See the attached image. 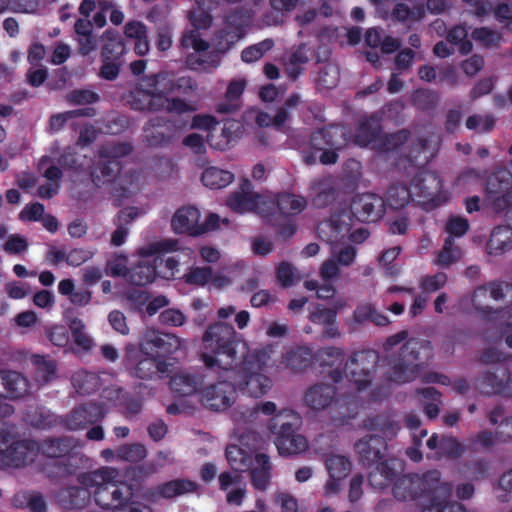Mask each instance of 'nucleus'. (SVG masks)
<instances>
[{
  "mask_svg": "<svg viewBox=\"0 0 512 512\" xmlns=\"http://www.w3.org/2000/svg\"><path fill=\"white\" fill-rule=\"evenodd\" d=\"M193 89L194 83L189 77L175 78L172 73L163 71L141 79L131 92L129 103L136 110L182 114L196 108L179 98H170V95L175 92L186 94Z\"/></svg>",
  "mask_w": 512,
  "mask_h": 512,
  "instance_id": "1",
  "label": "nucleus"
},
{
  "mask_svg": "<svg viewBox=\"0 0 512 512\" xmlns=\"http://www.w3.org/2000/svg\"><path fill=\"white\" fill-rule=\"evenodd\" d=\"M239 343L233 326L218 321L210 324L201 338L200 361L211 372L232 374L237 367Z\"/></svg>",
  "mask_w": 512,
  "mask_h": 512,
  "instance_id": "2",
  "label": "nucleus"
},
{
  "mask_svg": "<svg viewBox=\"0 0 512 512\" xmlns=\"http://www.w3.org/2000/svg\"><path fill=\"white\" fill-rule=\"evenodd\" d=\"M272 353V347L266 346L245 355L232 372L235 388L256 398L265 395L272 387L271 378L265 374Z\"/></svg>",
  "mask_w": 512,
  "mask_h": 512,
  "instance_id": "3",
  "label": "nucleus"
},
{
  "mask_svg": "<svg viewBox=\"0 0 512 512\" xmlns=\"http://www.w3.org/2000/svg\"><path fill=\"white\" fill-rule=\"evenodd\" d=\"M431 349L428 344L411 339L401 348L400 358L393 362L386 371L388 380L402 384L414 380L420 371V362L428 359Z\"/></svg>",
  "mask_w": 512,
  "mask_h": 512,
  "instance_id": "4",
  "label": "nucleus"
},
{
  "mask_svg": "<svg viewBox=\"0 0 512 512\" xmlns=\"http://www.w3.org/2000/svg\"><path fill=\"white\" fill-rule=\"evenodd\" d=\"M300 416L292 410H283L272 419L271 430L275 435V445L281 455H293L304 452L308 443L304 436L297 434Z\"/></svg>",
  "mask_w": 512,
  "mask_h": 512,
  "instance_id": "5",
  "label": "nucleus"
},
{
  "mask_svg": "<svg viewBox=\"0 0 512 512\" xmlns=\"http://www.w3.org/2000/svg\"><path fill=\"white\" fill-rule=\"evenodd\" d=\"M207 381L200 390V400L204 406L215 411H224L230 408L236 400L235 385L229 382L232 374L211 372L205 376Z\"/></svg>",
  "mask_w": 512,
  "mask_h": 512,
  "instance_id": "6",
  "label": "nucleus"
},
{
  "mask_svg": "<svg viewBox=\"0 0 512 512\" xmlns=\"http://www.w3.org/2000/svg\"><path fill=\"white\" fill-rule=\"evenodd\" d=\"M179 249V242L176 239H163L138 250V255L141 257L140 263L135 266L129 274V281L136 285H145L151 283L155 279L156 269L155 262L156 256L160 253L174 252Z\"/></svg>",
  "mask_w": 512,
  "mask_h": 512,
  "instance_id": "7",
  "label": "nucleus"
},
{
  "mask_svg": "<svg viewBox=\"0 0 512 512\" xmlns=\"http://www.w3.org/2000/svg\"><path fill=\"white\" fill-rule=\"evenodd\" d=\"M191 127L207 131V141L218 150L228 149L240 136V124L237 121L229 120L220 126L208 115L193 117Z\"/></svg>",
  "mask_w": 512,
  "mask_h": 512,
  "instance_id": "8",
  "label": "nucleus"
},
{
  "mask_svg": "<svg viewBox=\"0 0 512 512\" xmlns=\"http://www.w3.org/2000/svg\"><path fill=\"white\" fill-rule=\"evenodd\" d=\"M504 289L508 292L510 288L500 284H490L487 287L478 288L473 295L472 301L475 308L481 311L490 320H499L501 325H512V314L510 311H498L492 302L498 301L504 295Z\"/></svg>",
  "mask_w": 512,
  "mask_h": 512,
  "instance_id": "9",
  "label": "nucleus"
},
{
  "mask_svg": "<svg viewBox=\"0 0 512 512\" xmlns=\"http://www.w3.org/2000/svg\"><path fill=\"white\" fill-rule=\"evenodd\" d=\"M272 203L271 195H260L253 192L248 181H245L239 190L233 192L227 201L229 208L237 213L256 211L265 217L268 216L266 205Z\"/></svg>",
  "mask_w": 512,
  "mask_h": 512,
  "instance_id": "10",
  "label": "nucleus"
},
{
  "mask_svg": "<svg viewBox=\"0 0 512 512\" xmlns=\"http://www.w3.org/2000/svg\"><path fill=\"white\" fill-rule=\"evenodd\" d=\"M351 216L349 213L332 218L329 222L320 224L319 233L322 237L327 236L329 242H339L348 238L352 242L361 243L367 238L366 230L359 228L351 232Z\"/></svg>",
  "mask_w": 512,
  "mask_h": 512,
  "instance_id": "11",
  "label": "nucleus"
},
{
  "mask_svg": "<svg viewBox=\"0 0 512 512\" xmlns=\"http://www.w3.org/2000/svg\"><path fill=\"white\" fill-rule=\"evenodd\" d=\"M346 142V131L341 126L330 127L313 137L314 146L321 152L319 158L323 164H334L337 161L335 150H339Z\"/></svg>",
  "mask_w": 512,
  "mask_h": 512,
  "instance_id": "12",
  "label": "nucleus"
},
{
  "mask_svg": "<svg viewBox=\"0 0 512 512\" xmlns=\"http://www.w3.org/2000/svg\"><path fill=\"white\" fill-rule=\"evenodd\" d=\"M440 480L438 471H430L423 477H404L401 478L393 489V494L400 500H411L418 494L417 490H426L434 488Z\"/></svg>",
  "mask_w": 512,
  "mask_h": 512,
  "instance_id": "13",
  "label": "nucleus"
},
{
  "mask_svg": "<svg viewBox=\"0 0 512 512\" xmlns=\"http://www.w3.org/2000/svg\"><path fill=\"white\" fill-rule=\"evenodd\" d=\"M200 219L201 213L196 207L184 206L179 208L173 215L171 227L177 234L199 236L203 234Z\"/></svg>",
  "mask_w": 512,
  "mask_h": 512,
  "instance_id": "14",
  "label": "nucleus"
},
{
  "mask_svg": "<svg viewBox=\"0 0 512 512\" xmlns=\"http://www.w3.org/2000/svg\"><path fill=\"white\" fill-rule=\"evenodd\" d=\"M38 451L34 442H16L6 450L0 449V461L8 466L20 467L34 461Z\"/></svg>",
  "mask_w": 512,
  "mask_h": 512,
  "instance_id": "15",
  "label": "nucleus"
},
{
  "mask_svg": "<svg viewBox=\"0 0 512 512\" xmlns=\"http://www.w3.org/2000/svg\"><path fill=\"white\" fill-rule=\"evenodd\" d=\"M377 360L378 356L374 351L355 354L352 359V365L355 367L351 370V380L359 390H363L370 383L371 372L374 370Z\"/></svg>",
  "mask_w": 512,
  "mask_h": 512,
  "instance_id": "16",
  "label": "nucleus"
},
{
  "mask_svg": "<svg viewBox=\"0 0 512 512\" xmlns=\"http://www.w3.org/2000/svg\"><path fill=\"white\" fill-rule=\"evenodd\" d=\"M384 202L374 194H363L351 205L353 214L360 221H375L383 213Z\"/></svg>",
  "mask_w": 512,
  "mask_h": 512,
  "instance_id": "17",
  "label": "nucleus"
},
{
  "mask_svg": "<svg viewBox=\"0 0 512 512\" xmlns=\"http://www.w3.org/2000/svg\"><path fill=\"white\" fill-rule=\"evenodd\" d=\"M326 467L330 479L326 483V494H333L340 490L341 481L348 476L351 471L350 461L343 455H330L326 459Z\"/></svg>",
  "mask_w": 512,
  "mask_h": 512,
  "instance_id": "18",
  "label": "nucleus"
},
{
  "mask_svg": "<svg viewBox=\"0 0 512 512\" xmlns=\"http://www.w3.org/2000/svg\"><path fill=\"white\" fill-rule=\"evenodd\" d=\"M29 392L27 379L16 371L0 372V398L17 399Z\"/></svg>",
  "mask_w": 512,
  "mask_h": 512,
  "instance_id": "19",
  "label": "nucleus"
},
{
  "mask_svg": "<svg viewBox=\"0 0 512 512\" xmlns=\"http://www.w3.org/2000/svg\"><path fill=\"white\" fill-rule=\"evenodd\" d=\"M272 204L266 205L268 216L278 212L283 216H292L300 213L307 206L306 200L298 195L284 193L277 198L271 196Z\"/></svg>",
  "mask_w": 512,
  "mask_h": 512,
  "instance_id": "20",
  "label": "nucleus"
},
{
  "mask_svg": "<svg viewBox=\"0 0 512 512\" xmlns=\"http://www.w3.org/2000/svg\"><path fill=\"white\" fill-rule=\"evenodd\" d=\"M220 489L226 492V501L239 506L246 493V484L238 474L222 473L219 476Z\"/></svg>",
  "mask_w": 512,
  "mask_h": 512,
  "instance_id": "21",
  "label": "nucleus"
},
{
  "mask_svg": "<svg viewBox=\"0 0 512 512\" xmlns=\"http://www.w3.org/2000/svg\"><path fill=\"white\" fill-rule=\"evenodd\" d=\"M335 400V389L328 384H319L310 387L305 395V404L313 410H323Z\"/></svg>",
  "mask_w": 512,
  "mask_h": 512,
  "instance_id": "22",
  "label": "nucleus"
},
{
  "mask_svg": "<svg viewBox=\"0 0 512 512\" xmlns=\"http://www.w3.org/2000/svg\"><path fill=\"white\" fill-rule=\"evenodd\" d=\"M311 358L312 351L308 347L290 349L281 356L278 368L301 372L309 366Z\"/></svg>",
  "mask_w": 512,
  "mask_h": 512,
  "instance_id": "23",
  "label": "nucleus"
},
{
  "mask_svg": "<svg viewBox=\"0 0 512 512\" xmlns=\"http://www.w3.org/2000/svg\"><path fill=\"white\" fill-rule=\"evenodd\" d=\"M118 477L117 469L102 467L82 475L81 482L88 489L100 490L106 488L107 485H114Z\"/></svg>",
  "mask_w": 512,
  "mask_h": 512,
  "instance_id": "24",
  "label": "nucleus"
},
{
  "mask_svg": "<svg viewBox=\"0 0 512 512\" xmlns=\"http://www.w3.org/2000/svg\"><path fill=\"white\" fill-rule=\"evenodd\" d=\"M104 412L101 407L90 404L75 409L67 418V426L70 429H79L87 424L94 423L101 419Z\"/></svg>",
  "mask_w": 512,
  "mask_h": 512,
  "instance_id": "25",
  "label": "nucleus"
},
{
  "mask_svg": "<svg viewBox=\"0 0 512 512\" xmlns=\"http://www.w3.org/2000/svg\"><path fill=\"white\" fill-rule=\"evenodd\" d=\"M355 450L361 460L376 462L383 457L385 443L378 436H367L355 444Z\"/></svg>",
  "mask_w": 512,
  "mask_h": 512,
  "instance_id": "26",
  "label": "nucleus"
},
{
  "mask_svg": "<svg viewBox=\"0 0 512 512\" xmlns=\"http://www.w3.org/2000/svg\"><path fill=\"white\" fill-rule=\"evenodd\" d=\"M442 183L439 177L432 172H423L413 184L415 195L423 196L431 200H435L440 193Z\"/></svg>",
  "mask_w": 512,
  "mask_h": 512,
  "instance_id": "27",
  "label": "nucleus"
},
{
  "mask_svg": "<svg viewBox=\"0 0 512 512\" xmlns=\"http://www.w3.org/2000/svg\"><path fill=\"white\" fill-rule=\"evenodd\" d=\"M512 248V228L499 226L495 228L487 243V252L490 255H501Z\"/></svg>",
  "mask_w": 512,
  "mask_h": 512,
  "instance_id": "28",
  "label": "nucleus"
},
{
  "mask_svg": "<svg viewBox=\"0 0 512 512\" xmlns=\"http://www.w3.org/2000/svg\"><path fill=\"white\" fill-rule=\"evenodd\" d=\"M251 469L252 483L255 488L263 490L269 483V458L265 454H257L249 463Z\"/></svg>",
  "mask_w": 512,
  "mask_h": 512,
  "instance_id": "29",
  "label": "nucleus"
},
{
  "mask_svg": "<svg viewBox=\"0 0 512 512\" xmlns=\"http://www.w3.org/2000/svg\"><path fill=\"white\" fill-rule=\"evenodd\" d=\"M203 384V380L199 377L186 372L175 374L170 382L172 390L182 396L191 395L195 392L200 393Z\"/></svg>",
  "mask_w": 512,
  "mask_h": 512,
  "instance_id": "30",
  "label": "nucleus"
},
{
  "mask_svg": "<svg viewBox=\"0 0 512 512\" xmlns=\"http://www.w3.org/2000/svg\"><path fill=\"white\" fill-rule=\"evenodd\" d=\"M125 36L135 41V53L143 56L149 51V42L147 39V30L143 23L139 21H130L125 26Z\"/></svg>",
  "mask_w": 512,
  "mask_h": 512,
  "instance_id": "31",
  "label": "nucleus"
},
{
  "mask_svg": "<svg viewBox=\"0 0 512 512\" xmlns=\"http://www.w3.org/2000/svg\"><path fill=\"white\" fill-rule=\"evenodd\" d=\"M203 184L210 189H221L232 183L234 175L218 167H208L202 173Z\"/></svg>",
  "mask_w": 512,
  "mask_h": 512,
  "instance_id": "32",
  "label": "nucleus"
},
{
  "mask_svg": "<svg viewBox=\"0 0 512 512\" xmlns=\"http://www.w3.org/2000/svg\"><path fill=\"white\" fill-rule=\"evenodd\" d=\"M244 265L241 263H234L224 267L216 273H212L210 279V288L222 290L230 286L243 270Z\"/></svg>",
  "mask_w": 512,
  "mask_h": 512,
  "instance_id": "33",
  "label": "nucleus"
},
{
  "mask_svg": "<svg viewBox=\"0 0 512 512\" xmlns=\"http://www.w3.org/2000/svg\"><path fill=\"white\" fill-rule=\"evenodd\" d=\"M336 313L330 309L317 307L310 315V319L313 323L322 325L324 328V334L327 337H336L339 332L335 324Z\"/></svg>",
  "mask_w": 512,
  "mask_h": 512,
  "instance_id": "34",
  "label": "nucleus"
},
{
  "mask_svg": "<svg viewBox=\"0 0 512 512\" xmlns=\"http://www.w3.org/2000/svg\"><path fill=\"white\" fill-rule=\"evenodd\" d=\"M102 39L104 41L101 58L117 60L124 53V45L115 31L107 30Z\"/></svg>",
  "mask_w": 512,
  "mask_h": 512,
  "instance_id": "35",
  "label": "nucleus"
},
{
  "mask_svg": "<svg viewBox=\"0 0 512 512\" xmlns=\"http://www.w3.org/2000/svg\"><path fill=\"white\" fill-rule=\"evenodd\" d=\"M197 484L190 480L176 479L160 485V496L164 498H171L186 493H191L197 490Z\"/></svg>",
  "mask_w": 512,
  "mask_h": 512,
  "instance_id": "36",
  "label": "nucleus"
},
{
  "mask_svg": "<svg viewBox=\"0 0 512 512\" xmlns=\"http://www.w3.org/2000/svg\"><path fill=\"white\" fill-rule=\"evenodd\" d=\"M165 334H160L155 330H147L142 336L140 346L147 355L163 352V341Z\"/></svg>",
  "mask_w": 512,
  "mask_h": 512,
  "instance_id": "37",
  "label": "nucleus"
},
{
  "mask_svg": "<svg viewBox=\"0 0 512 512\" xmlns=\"http://www.w3.org/2000/svg\"><path fill=\"white\" fill-rule=\"evenodd\" d=\"M461 256V249L454 244V241L451 237H448L445 240L443 249L438 254L437 264L446 267L458 261Z\"/></svg>",
  "mask_w": 512,
  "mask_h": 512,
  "instance_id": "38",
  "label": "nucleus"
},
{
  "mask_svg": "<svg viewBox=\"0 0 512 512\" xmlns=\"http://www.w3.org/2000/svg\"><path fill=\"white\" fill-rule=\"evenodd\" d=\"M413 194V189L409 190L403 185L393 186L388 190L387 202L391 207L398 209L405 206Z\"/></svg>",
  "mask_w": 512,
  "mask_h": 512,
  "instance_id": "39",
  "label": "nucleus"
},
{
  "mask_svg": "<svg viewBox=\"0 0 512 512\" xmlns=\"http://www.w3.org/2000/svg\"><path fill=\"white\" fill-rule=\"evenodd\" d=\"M212 277V269L210 267H191L184 274V280L188 284L205 286L206 284H210V279Z\"/></svg>",
  "mask_w": 512,
  "mask_h": 512,
  "instance_id": "40",
  "label": "nucleus"
},
{
  "mask_svg": "<svg viewBox=\"0 0 512 512\" xmlns=\"http://www.w3.org/2000/svg\"><path fill=\"white\" fill-rule=\"evenodd\" d=\"M116 456L121 460L136 463L146 457V449L140 444L123 445L116 450Z\"/></svg>",
  "mask_w": 512,
  "mask_h": 512,
  "instance_id": "41",
  "label": "nucleus"
},
{
  "mask_svg": "<svg viewBox=\"0 0 512 512\" xmlns=\"http://www.w3.org/2000/svg\"><path fill=\"white\" fill-rule=\"evenodd\" d=\"M45 177L51 181L48 185L40 186L38 190V196L41 198H50L57 193L58 183L57 181L61 177V171L56 166H51L45 171Z\"/></svg>",
  "mask_w": 512,
  "mask_h": 512,
  "instance_id": "42",
  "label": "nucleus"
},
{
  "mask_svg": "<svg viewBox=\"0 0 512 512\" xmlns=\"http://www.w3.org/2000/svg\"><path fill=\"white\" fill-rule=\"evenodd\" d=\"M68 325L75 343L84 350L89 349L92 346V339L85 333L84 323L78 318H73Z\"/></svg>",
  "mask_w": 512,
  "mask_h": 512,
  "instance_id": "43",
  "label": "nucleus"
},
{
  "mask_svg": "<svg viewBox=\"0 0 512 512\" xmlns=\"http://www.w3.org/2000/svg\"><path fill=\"white\" fill-rule=\"evenodd\" d=\"M226 457L230 465L235 470H245L248 468L249 463L252 461L248 456H246L243 450L236 446L230 445L226 449Z\"/></svg>",
  "mask_w": 512,
  "mask_h": 512,
  "instance_id": "44",
  "label": "nucleus"
},
{
  "mask_svg": "<svg viewBox=\"0 0 512 512\" xmlns=\"http://www.w3.org/2000/svg\"><path fill=\"white\" fill-rule=\"evenodd\" d=\"M273 47V41L266 39L260 43L252 45L242 51L241 58L246 63H252L259 60L267 51Z\"/></svg>",
  "mask_w": 512,
  "mask_h": 512,
  "instance_id": "45",
  "label": "nucleus"
},
{
  "mask_svg": "<svg viewBox=\"0 0 512 512\" xmlns=\"http://www.w3.org/2000/svg\"><path fill=\"white\" fill-rule=\"evenodd\" d=\"M128 258L124 255L116 254L108 262L106 273L113 277H127L129 280V270L127 268Z\"/></svg>",
  "mask_w": 512,
  "mask_h": 512,
  "instance_id": "46",
  "label": "nucleus"
},
{
  "mask_svg": "<svg viewBox=\"0 0 512 512\" xmlns=\"http://www.w3.org/2000/svg\"><path fill=\"white\" fill-rule=\"evenodd\" d=\"M355 317L358 321L371 319L378 326H385L389 323L388 318L377 312L373 306L367 304L358 307L355 311Z\"/></svg>",
  "mask_w": 512,
  "mask_h": 512,
  "instance_id": "47",
  "label": "nucleus"
},
{
  "mask_svg": "<svg viewBox=\"0 0 512 512\" xmlns=\"http://www.w3.org/2000/svg\"><path fill=\"white\" fill-rule=\"evenodd\" d=\"M156 370L161 373L167 371L162 363L156 362L152 357H147L138 363L135 373L140 378H151Z\"/></svg>",
  "mask_w": 512,
  "mask_h": 512,
  "instance_id": "48",
  "label": "nucleus"
},
{
  "mask_svg": "<svg viewBox=\"0 0 512 512\" xmlns=\"http://www.w3.org/2000/svg\"><path fill=\"white\" fill-rule=\"evenodd\" d=\"M300 279L301 275L291 264L283 262L277 267V280L282 286H291Z\"/></svg>",
  "mask_w": 512,
  "mask_h": 512,
  "instance_id": "49",
  "label": "nucleus"
},
{
  "mask_svg": "<svg viewBox=\"0 0 512 512\" xmlns=\"http://www.w3.org/2000/svg\"><path fill=\"white\" fill-rule=\"evenodd\" d=\"M425 412L429 418H434L439 413V393L434 388H426L422 392Z\"/></svg>",
  "mask_w": 512,
  "mask_h": 512,
  "instance_id": "50",
  "label": "nucleus"
},
{
  "mask_svg": "<svg viewBox=\"0 0 512 512\" xmlns=\"http://www.w3.org/2000/svg\"><path fill=\"white\" fill-rule=\"evenodd\" d=\"M378 133V124L375 120L362 123L355 137V142L360 146L369 145Z\"/></svg>",
  "mask_w": 512,
  "mask_h": 512,
  "instance_id": "51",
  "label": "nucleus"
},
{
  "mask_svg": "<svg viewBox=\"0 0 512 512\" xmlns=\"http://www.w3.org/2000/svg\"><path fill=\"white\" fill-rule=\"evenodd\" d=\"M467 30L463 26H456L450 30L448 40L450 43L459 44V50L463 54H467L472 50V44L466 40Z\"/></svg>",
  "mask_w": 512,
  "mask_h": 512,
  "instance_id": "52",
  "label": "nucleus"
},
{
  "mask_svg": "<svg viewBox=\"0 0 512 512\" xmlns=\"http://www.w3.org/2000/svg\"><path fill=\"white\" fill-rule=\"evenodd\" d=\"M472 38L485 47L495 46L501 40V36L497 31L490 30L488 28L475 29L472 32Z\"/></svg>",
  "mask_w": 512,
  "mask_h": 512,
  "instance_id": "53",
  "label": "nucleus"
},
{
  "mask_svg": "<svg viewBox=\"0 0 512 512\" xmlns=\"http://www.w3.org/2000/svg\"><path fill=\"white\" fill-rule=\"evenodd\" d=\"M424 14L425 11L422 7L410 10L403 4H398L393 11V16L400 21H419L424 17Z\"/></svg>",
  "mask_w": 512,
  "mask_h": 512,
  "instance_id": "54",
  "label": "nucleus"
},
{
  "mask_svg": "<svg viewBox=\"0 0 512 512\" xmlns=\"http://www.w3.org/2000/svg\"><path fill=\"white\" fill-rule=\"evenodd\" d=\"M32 362L37 367L38 374L44 381H48L56 372V364L53 360L36 355L32 358Z\"/></svg>",
  "mask_w": 512,
  "mask_h": 512,
  "instance_id": "55",
  "label": "nucleus"
},
{
  "mask_svg": "<svg viewBox=\"0 0 512 512\" xmlns=\"http://www.w3.org/2000/svg\"><path fill=\"white\" fill-rule=\"evenodd\" d=\"M332 243V256L337 259L338 263L342 266H349L354 261L356 251L352 246H346L342 249L339 248L337 242Z\"/></svg>",
  "mask_w": 512,
  "mask_h": 512,
  "instance_id": "56",
  "label": "nucleus"
},
{
  "mask_svg": "<svg viewBox=\"0 0 512 512\" xmlns=\"http://www.w3.org/2000/svg\"><path fill=\"white\" fill-rule=\"evenodd\" d=\"M242 35V31L237 29L234 32H228L225 35L218 36L214 43L216 51L219 53L226 52L235 42H237L242 37Z\"/></svg>",
  "mask_w": 512,
  "mask_h": 512,
  "instance_id": "57",
  "label": "nucleus"
},
{
  "mask_svg": "<svg viewBox=\"0 0 512 512\" xmlns=\"http://www.w3.org/2000/svg\"><path fill=\"white\" fill-rule=\"evenodd\" d=\"M205 137L199 133H191L184 137L182 144L195 154H201L205 152Z\"/></svg>",
  "mask_w": 512,
  "mask_h": 512,
  "instance_id": "58",
  "label": "nucleus"
},
{
  "mask_svg": "<svg viewBox=\"0 0 512 512\" xmlns=\"http://www.w3.org/2000/svg\"><path fill=\"white\" fill-rule=\"evenodd\" d=\"M48 339L56 346L64 347L69 342V336L63 325H54L46 332Z\"/></svg>",
  "mask_w": 512,
  "mask_h": 512,
  "instance_id": "59",
  "label": "nucleus"
},
{
  "mask_svg": "<svg viewBox=\"0 0 512 512\" xmlns=\"http://www.w3.org/2000/svg\"><path fill=\"white\" fill-rule=\"evenodd\" d=\"M399 254L400 248L393 247L386 250L380 257V264L385 267L386 273L390 276H394L399 272V269L396 267V265L390 267V265L396 260Z\"/></svg>",
  "mask_w": 512,
  "mask_h": 512,
  "instance_id": "60",
  "label": "nucleus"
},
{
  "mask_svg": "<svg viewBox=\"0 0 512 512\" xmlns=\"http://www.w3.org/2000/svg\"><path fill=\"white\" fill-rule=\"evenodd\" d=\"M469 228L468 221L459 216H452L448 219L446 230L449 234L460 237L464 235Z\"/></svg>",
  "mask_w": 512,
  "mask_h": 512,
  "instance_id": "61",
  "label": "nucleus"
},
{
  "mask_svg": "<svg viewBox=\"0 0 512 512\" xmlns=\"http://www.w3.org/2000/svg\"><path fill=\"white\" fill-rule=\"evenodd\" d=\"M93 256V252L83 248H75L67 251L66 263L70 266H80Z\"/></svg>",
  "mask_w": 512,
  "mask_h": 512,
  "instance_id": "62",
  "label": "nucleus"
},
{
  "mask_svg": "<svg viewBox=\"0 0 512 512\" xmlns=\"http://www.w3.org/2000/svg\"><path fill=\"white\" fill-rule=\"evenodd\" d=\"M44 215V206L40 203L27 204L19 214L22 221H39Z\"/></svg>",
  "mask_w": 512,
  "mask_h": 512,
  "instance_id": "63",
  "label": "nucleus"
},
{
  "mask_svg": "<svg viewBox=\"0 0 512 512\" xmlns=\"http://www.w3.org/2000/svg\"><path fill=\"white\" fill-rule=\"evenodd\" d=\"M275 503L279 508L287 512L297 511L301 508L298 501L289 493L278 492L275 495Z\"/></svg>",
  "mask_w": 512,
  "mask_h": 512,
  "instance_id": "64",
  "label": "nucleus"
}]
</instances>
